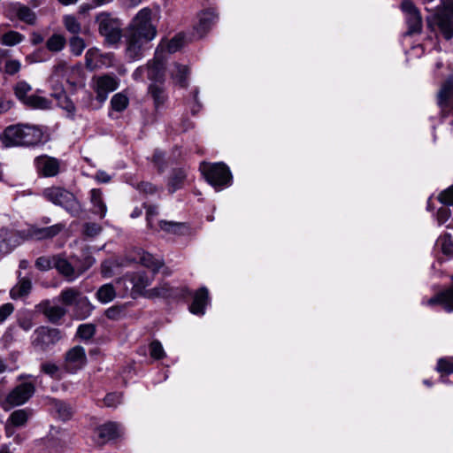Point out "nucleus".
I'll return each instance as SVG.
<instances>
[{
    "label": "nucleus",
    "mask_w": 453,
    "mask_h": 453,
    "mask_svg": "<svg viewBox=\"0 0 453 453\" xmlns=\"http://www.w3.org/2000/svg\"><path fill=\"white\" fill-rule=\"evenodd\" d=\"M100 57L97 49L92 48L87 50L85 55L86 67L94 70L98 67V58Z\"/></svg>",
    "instance_id": "nucleus-44"
},
{
    "label": "nucleus",
    "mask_w": 453,
    "mask_h": 453,
    "mask_svg": "<svg viewBox=\"0 0 453 453\" xmlns=\"http://www.w3.org/2000/svg\"><path fill=\"white\" fill-rule=\"evenodd\" d=\"M53 263L54 268H56L59 273L66 277L68 280H73L76 278L73 266L64 256H53Z\"/></svg>",
    "instance_id": "nucleus-25"
},
{
    "label": "nucleus",
    "mask_w": 453,
    "mask_h": 453,
    "mask_svg": "<svg viewBox=\"0 0 453 453\" xmlns=\"http://www.w3.org/2000/svg\"><path fill=\"white\" fill-rule=\"evenodd\" d=\"M24 39V35L17 31H9L4 34L0 42L6 46H15L20 43Z\"/></svg>",
    "instance_id": "nucleus-42"
},
{
    "label": "nucleus",
    "mask_w": 453,
    "mask_h": 453,
    "mask_svg": "<svg viewBox=\"0 0 453 453\" xmlns=\"http://www.w3.org/2000/svg\"><path fill=\"white\" fill-rule=\"evenodd\" d=\"M120 435L119 426L114 422H107L99 426L95 430V441L103 445Z\"/></svg>",
    "instance_id": "nucleus-18"
},
{
    "label": "nucleus",
    "mask_w": 453,
    "mask_h": 453,
    "mask_svg": "<svg viewBox=\"0 0 453 453\" xmlns=\"http://www.w3.org/2000/svg\"><path fill=\"white\" fill-rule=\"evenodd\" d=\"M21 67V64L19 60L10 59L4 64V72L10 75L17 73Z\"/></svg>",
    "instance_id": "nucleus-50"
},
{
    "label": "nucleus",
    "mask_w": 453,
    "mask_h": 453,
    "mask_svg": "<svg viewBox=\"0 0 453 453\" xmlns=\"http://www.w3.org/2000/svg\"><path fill=\"white\" fill-rule=\"evenodd\" d=\"M181 294L179 293L177 288L170 287L167 282L160 283L158 286L149 289L148 293H146V297L148 298H177L179 296H184L185 293H189L188 288H183L181 290Z\"/></svg>",
    "instance_id": "nucleus-19"
},
{
    "label": "nucleus",
    "mask_w": 453,
    "mask_h": 453,
    "mask_svg": "<svg viewBox=\"0 0 453 453\" xmlns=\"http://www.w3.org/2000/svg\"><path fill=\"white\" fill-rule=\"evenodd\" d=\"M158 224L161 230L173 234H181L186 228L185 224L175 221L160 220Z\"/></svg>",
    "instance_id": "nucleus-40"
},
{
    "label": "nucleus",
    "mask_w": 453,
    "mask_h": 453,
    "mask_svg": "<svg viewBox=\"0 0 453 453\" xmlns=\"http://www.w3.org/2000/svg\"><path fill=\"white\" fill-rule=\"evenodd\" d=\"M450 216V211L447 207H441L438 210L437 212V220L439 224L445 223Z\"/></svg>",
    "instance_id": "nucleus-58"
},
{
    "label": "nucleus",
    "mask_w": 453,
    "mask_h": 453,
    "mask_svg": "<svg viewBox=\"0 0 453 453\" xmlns=\"http://www.w3.org/2000/svg\"><path fill=\"white\" fill-rule=\"evenodd\" d=\"M137 189L145 194H154L157 192V188L150 182L142 181L138 183Z\"/></svg>",
    "instance_id": "nucleus-55"
},
{
    "label": "nucleus",
    "mask_w": 453,
    "mask_h": 453,
    "mask_svg": "<svg viewBox=\"0 0 453 453\" xmlns=\"http://www.w3.org/2000/svg\"><path fill=\"white\" fill-rule=\"evenodd\" d=\"M149 93L150 94L156 110H159L164 106L165 103L167 100V96L163 88L157 84H151L149 87Z\"/></svg>",
    "instance_id": "nucleus-32"
},
{
    "label": "nucleus",
    "mask_w": 453,
    "mask_h": 453,
    "mask_svg": "<svg viewBox=\"0 0 453 453\" xmlns=\"http://www.w3.org/2000/svg\"><path fill=\"white\" fill-rule=\"evenodd\" d=\"M165 62L164 44L159 43L156 49L154 58L149 61L145 66L148 79L155 81H162L165 75Z\"/></svg>",
    "instance_id": "nucleus-11"
},
{
    "label": "nucleus",
    "mask_w": 453,
    "mask_h": 453,
    "mask_svg": "<svg viewBox=\"0 0 453 453\" xmlns=\"http://www.w3.org/2000/svg\"><path fill=\"white\" fill-rule=\"evenodd\" d=\"M96 180L101 183H107L111 180V176L104 171L96 173Z\"/></svg>",
    "instance_id": "nucleus-63"
},
{
    "label": "nucleus",
    "mask_w": 453,
    "mask_h": 453,
    "mask_svg": "<svg viewBox=\"0 0 453 453\" xmlns=\"http://www.w3.org/2000/svg\"><path fill=\"white\" fill-rule=\"evenodd\" d=\"M187 178V172L183 168L173 169L168 180V189L170 193H174L181 188Z\"/></svg>",
    "instance_id": "nucleus-28"
},
{
    "label": "nucleus",
    "mask_w": 453,
    "mask_h": 453,
    "mask_svg": "<svg viewBox=\"0 0 453 453\" xmlns=\"http://www.w3.org/2000/svg\"><path fill=\"white\" fill-rule=\"evenodd\" d=\"M11 12L18 19L28 25H35L36 21L35 13L27 5L16 3L12 6Z\"/></svg>",
    "instance_id": "nucleus-24"
},
{
    "label": "nucleus",
    "mask_w": 453,
    "mask_h": 453,
    "mask_svg": "<svg viewBox=\"0 0 453 453\" xmlns=\"http://www.w3.org/2000/svg\"><path fill=\"white\" fill-rule=\"evenodd\" d=\"M43 313L50 322L56 323L65 316L66 311L58 305H47L43 310Z\"/></svg>",
    "instance_id": "nucleus-37"
},
{
    "label": "nucleus",
    "mask_w": 453,
    "mask_h": 453,
    "mask_svg": "<svg viewBox=\"0 0 453 453\" xmlns=\"http://www.w3.org/2000/svg\"><path fill=\"white\" fill-rule=\"evenodd\" d=\"M136 259H138L141 265L150 269V273L153 274H156L164 265L162 259L156 258L153 255H151L149 252H146L143 250H137Z\"/></svg>",
    "instance_id": "nucleus-23"
},
{
    "label": "nucleus",
    "mask_w": 453,
    "mask_h": 453,
    "mask_svg": "<svg viewBox=\"0 0 453 453\" xmlns=\"http://www.w3.org/2000/svg\"><path fill=\"white\" fill-rule=\"evenodd\" d=\"M150 354L155 359H161L165 357V350L159 341H153L150 344Z\"/></svg>",
    "instance_id": "nucleus-48"
},
{
    "label": "nucleus",
    "mask_w": 453,
    "mask_h": 453,
    "mask_svg": "<svg viewBox=\"0 0 453 453\" xmlns=\"http://www.w3.org/2000/svg\"><path fill=\"white\" fill-rule=\"evenodd\" d=\"M50 404L52 410L58 414V418L65 421L72 417L73 410L66 403L58 399H51Z\"/></svg>",
    "instance_id": "nucleus-30"
},
{
    "label": "nucleus",
    "mask_w": 453,
    "mask_h": 453,
    "mask_svg": "<svg viewBox=\"0 0 453 453\" xmlns=\"http://www.w3.org/2000/svg\"><path fill=\"white\" fill-rule=\"evenodd\" d=\"M200 171L209 184L216 189H221L231 184L232 174L224 163H201Z\"/></svg>",
    "instance_id": "nucleus-3"
},
{
    "label": "nucleus",
    "mask_w": 453,
    "mask_h": 453,
    "mask_svg": "<svg viewBox=\"0 0 453 453\" xmlns=\"http://www.w3.org/2000/svg\"><path fill=\"white\" fill-rule=\"evenodd\" d=\"M129 104L128 97L122 92L115 94L111 99V111L109 112V117L111 119H117L118 116L114 115V112L124 111Z\"/></svg>",
    "instance_id": "nucleus-29"
},
{
    "label": "nucleus",
    "mask_w": 453,
    "mask_h": 453,
    "mask_svg": "<svg viewBox=\"0 0 453 453\" xmlns=\"http://www.w3.org/2000/svg\"><path fill=\"white\" fill-rule=\"evenodd\" d=\"M66 43L65 38L59 34L52 35L46 42V47L50 51L58 52L61 51Z\"/></svg>",
    "instance_id": "nucleus-35"
},
{
    "label": "nucleus",
    "mask_w": 453,
    "mask_h": 453,
    "mask_svg": "<svg viewBox=\"0 0 453 453\" xmlns=\"http://www.w3.org/2000/svg\"><path fill=\"white\" fill-rule=\"evenodd\" d=\"M119 87V80L111 75L99 76L95 81V90L96 98L100 102H104L110 92L116 90Z\"/></svg>",
    "instance_id": "nucleus-16"
},
{
    "label": "nucleus",
    "mask_w": 453,
    "mask_h": 453,
    "mask_svg": "<svg viewBox=\"0 0 453 453\" xmlns=\"http://www.w3.org/2000/svg\"><path fill=\"white\" fill-rule=\"evenodd\" d=\"M96 333V327L93 324L80 325L77 330V334L83 340L91 339Z\"/></svg>",
    "instance_id": "nucleus-46"
},
{
    "label": "nucleus",
    "mask_w": 453,
    "mask_h": 453,
    "mask_svg": "<svg viewBox=\"0 0 453 453\" xmlns=\"http://www.w3.org/2000/svg\"><path fill=\"white\" fill-rule=\"evenodd\" d=\"M438 31L446 39L453 37V0H442L434 17Z\"/></svg>",
    "instance_id": "nucleus-7"
},
{
    "label": "nucleus",
    "mask_w": 453,
    "mask_h": 453,
    "mask_svg": "<svg viewBox=\"0 0 453 453\" xmlns=\"http://www.w3.org/2000/svg\"><path fill=\"white\" fill-rule=\"evenodd\" d=\"M155 274L145 272L126 273L124 279L132 284V294L146 296V289L154 280Z\"/></svg>",
    "instance_id": "nucleus-14"
},
{
    "label": "nucleus",
    "mask_w": 453,
    "mask_h": 453,
    "mask_svg": "<svg viewBox=\"0 0 453 453\" xmlns=\"http://www.w3.org/2000/svg\"><path fill=\"white\" fill-rule=\"evenodd\" d=\"M43 197L57 206L62 207L72 217L78 218L82 207L76 196L62 187H50L42 191Z\"/></svg>",
    "instance_id": "nucleus-2"
},
{
    "label": "nucleus",
    "mask_w": 453,
    "mask_h": 453,
    "mask_svg": "<svg viewBox=\"0 0 453 453\" xmlns=\"http://www.w3.org/2000/svg\"><path fill=\"white\" fill-rule=\"evenodd\" d=\"M439 200L444 204L453 205V185L439 195Z\"/></svg>",
    "instance_id": "nucleus-53"
},
{
    "label": "nucleus",
    "mask_w": 453,
    "mask_h": 453,
    "mask_svg": "<svg viewBox=\"0 0 453 453\" xmlns=\"http://www.w3.org/2000/svg\"><path fill=\"white\" fill-rule=\"evenodd\" d=\"M87 361L85 349L81 346L72 348L65 356V369L72 373L81 369Z\"/></svg>",
    "instance_id": "nucleus-17"
},
{
    "label": "nucleus",
    "mask_w": 453,
    "mask_h": 453,
    "mask_svg": "<svg viewBox=\"0 0 453 453\" xmlns=\"http://www.w3.org/2000/svg\"><path fill=\"white\" fill-rule=\"evenodd\" d=\"M100 35L109 44L118 43L122 36V23L108 12H101L96 17Z\"/></svg>",
    "instance_id": "nucleus-4"
},
{
    "label": "nucleus",
    "mask_w": 453,
    "mask_h": 453,
    "mask_svg": "<svg viewBox=\"0 0 453 453\" xmlns=\"http://www.w3.org/2000/svg\"><path fill=\"white\" fill-rule=\"evenodd\" d=\"M69 45L71 52L75 56H81L86 47L84 40L78 35L70 39Z\"/></svg>",
    "instance_id": "nucleus-45"
},
{
    "label": "nucleus",
    "mask_w": 453,
    "mask_h": 453,
    "mask_svg": "<svg viewBox=\"0 0 453 453\" xmlns=\"http://www.w3.org/2000/svg\"><path fill=\"white\" fill-rule=\"evenodd\" d=\"M209 302V291L207 288L202 287L196 290L193 296V302L189 306L191 313L203 316L205 313V306Z\"/></svg>",
    "instance_id": "nucleus-20"
},
{
    "label": "nucleus",
    "mask_w": 453,
    "mask_h": 453,
    "mask_svg": "<svg viewBox=\"0 0 453 453\" xmlns=\"http://www.w3.org/2000/svg\"><path fill=\"white\" fill-rule=\"evenodd\" d=\"M60 338L61 332L58 329L42 326L33 333L31 342L35 349L46 351L56 344Z\"/></svg>",
    "instance_id": "nucleus-9"
},
{
    "label": "nucleus",
    "mask_w": 453,
    "mask_h": 453,
    "mask_svg": "<svg viewBox=\"0 0 453 453\" xmlns=\"http://www.w3.org/2000/svg\"><path fill=\"white\" fill-rule=\"evenodd\" d=\"M41 369L44 373H46L51 377H54L57 374V372H58V367L55 364H52V363L42 364L41 366Z\"/></svg>",
    "instance_id": "nucleus-57"
},
{
    "label": "nucleus",
    "mask_w": 453,
    "mask_h": 453,
    "mask_svg": "<svg viewBox=\"0 0 453 453\" xmlns=\"http://www.w3.org/2000/svg\"><path fill=\"white\" fill-rule=\"evenodd\" d=\"M97 300L102 303H108L116 297L114 287L110 284H104L96 293Z\"/></svg>",
    "instance_id": "nucleus-33"
},
{
    "label": "nucleus",
    "mask_w": 453,
    "mask_h": 453,
    "mask_svg": "<svg viewBox=\"0 0 453 453\" xmlns=\"http://www.w3.org/2000/svg\"><path fill=\"white\" fill-rule=\"evenodd\" d=\"M35 266L42 271H47L51 268H54L53 256L38 257L35 261Z\"/></svg>",
    "instance_id": "nucleus-49"
},
{
    "label": "nucleus",
    "mask_w": 453,
    "mask_h": 453,
    "mask_svg": "<svg viewBox=\"0 0 453 453\" xmlns=\"http://www.w3.org/2000/svg\"><path fill=\"white\" fill-rule=\"evenodd\" d=\"M101 230L102 227L96 223H86L84 225V234L89 237L97 235Z\"/></svg>",
    "instance_id": "nucleus-51"
},
{
    "label": "nucleus",
    "mask_w": 453,
    "mask_h": 453,
    "mask_svg": "<svg viewBox=\"0 0 453 453\" xmlns=\"http://www.w3.org/2000/svg\"><path fill=\"white\" fill-rule=\"evenodd\" d=\"M152 12L150 8H142L132 19L127 31L153 40L157 36V27L152 24Z\"/></svg>",
    "instance_id": "nucleus-5"
},
{
    "label": "nucleus",
    "mask_w": 453,
    "mask_h": 453,
    "mask_svg": "<svg viewBox=\"0 0 453 453\" xmlns=\"http://www.w3.org/2000/svg\"><path fill=\"white\" fill-rule=\"evenodd\" d=\"M104 404L108 407H115L121 402V395L118 393H111L105 395L104 399Z\"/></svg>",
    "instance_id": "nucleus-52"
},
{
    "label": "nucleus",
    "mask_w": 453,
    "mask_h": 453,
    "mask_svg": "<svg viewBox=\"0 0 453 453\" xmlns=\"http://www.w3.org/2000/svg\"><path fill=\"white\" fill-rule=\"evenodd\" d=\"M157 214V206L150 205L147 208L146 217H147V221H148V225L150 226V227H152V226H151V217H154Z\"/></svg>",
    "instance_id": "nucleus-62"
},
{
    "label": "nucleus",
    "mask_w": 453,
    "mask_h": 453,
    "mask_svg": "<svg viewBox=\"0 0 453 453\" xmlns=\"http://www.w3.org/2000/svg\"><path fill=\"white\" fill-rule=\"evenodd\" d=\"M165 154L160 150H155L152 160L155 165L158 167L159 171H163V160Z\"/></svg>",
    "instance_id": "nucleus-59"
},
{
    "label": "nucleus",
    "mask_w": 453,
    "mask_h": 453,
    "mask_svg": "<svg viewBox=\"0 0 453 453\" xmlns=\"http://www.w3.org/2000/svg\"><path fill=\"white\" fill-rule=\"evenodd\" d=\"M58 301L65 305H80L84 308L85 311L83 317H87L91 312L93 306L90 304L88 299L81 296V291L73 288H67L61 291Z\"/></svg>",
    "instance_id": "nucleus-12"
},
{
    "label": "nucleus",
    "mask_w": 453,
    "mask_h": 453,
    "mask_svg": "<svg viewBox=\"0 0 453 453\" xmlns=\"http://www.w3.org/2000/svg\"><path fill=\"white\" fill-rule=\"evenodd\" d=\"M24 105L35 110H47L50 108L51 102L46 97L30 95L23 103Z\"/></svg>",
    "instance_id": "nucleus-31"
},
{
    "label": "nucleus",
    "mask_w": 453,
    "mask_h": 453,
    "mask_svg": "<svg viewBox=\"0 0 453 453\" xmlns=\"http://www.w3.org/2000/svg\"><path fill=\"white\" fill-rule=\"evenodd\" d=\"M122 310L119 307L112 306L105 311V316L113 320H117L121 316Z\"/></svg>",
    "instance_id": "nucleus-56"
},
{
    "label": "nucleus",
    "mask_w": 453,
    "mask_h": 453,
    "mask_svg": "<svg viewBox=\"0 0 453 453\" xmlns=\"http://www.w3.org/2000/svg\"><path fill=\"white\" fill-rule=\"evenodd\" d=\"M150 42H151V40L127 31L126 35L127 57L133 61L142 58L144 51L147 50V44Z\"/></svg>",
    "instance_id": "nucleus-10"
},
{
    "label": "nucleus",
    "mask_w": 453,
    "mask_h": 453,
    "mask_svg": "<svg viewBox=\"0 0 453 453\" xmlns=\"http://www.w3.org/2000/svg\"><path fill=\"white\" fill-rule=\"evenodd\" d=\"M20 242L18 231H10L7 228L0 229V255L8 253Z\"/></svg>",
    "instance_id": "nucleus-21"
},
{
    "label": "nucleus",
    "mask_w": 453,
    "mask_h": 453,
    "mask_svg": "<svg viewBox=\"0 0 453 453\" xmlns=\"http://www.w3.org/2000/svg\"><path fill=\"white\" fill-rule=\"evenodd\" d=\"M164 44V55L165 52L174 53L178 51L184 44V36L181 34L176 35L168 42H161Z\"/></svg>",
    "instance_id": "nucleus-39"
},
{
    "label": "nucleus",
    "mask_w": 453,
    "mask_h": 453,
    "mask_svg": "<svg viewBox=\"0 0 453 453\" xmlns=\"http://www.w3.org/2000/svg\"><path fill=\"white\" fill-rule=\"evenodd\" d=\"M13 106V103L10 100L0 98V114L7 112Z\"/></svg>",
    "instance_id": "nucleus-61"
},
{
    "label": "nucleus",
    "mask_w": 453,
    "mask_h": 453,
    "mask_svg": "<svg viewBox=\"0 0 453 453\" xmlns=\"http://www.w3.org/2000/svg\"><path fill=\"white\" fill-rule=\"evenodd\" d=\"M453 92V81L447 80L441 86L438 93V104L440 106L448 104V101Z\"/></svg>",
    "instance_id": "nucleus-38"
},
{
    "label": "nucleus",
    "mask_w": 453,
    "mask_h": 453,
    "mask_svg": "<svg viewBox=\"0 0 453 453\" xmlns=\"http://www.w3.org/2000/svg\"><path fill=\"white\" fill-rule=\"evenodd\" d=\"M35 386L32 382H21L17 385L5 397L2 407L8 411L15 406L26 403L35 394Z\"/></svg>",
    "instance_id": "nucleus-8"
},
{
    "label": "nucleus",
    "mask_w": 453,
    "mask_h": 453,
    "mask_svg": "<svg viewBox=\"0 0 453 453\" xmlns=\"http://www.w3.org/2000/svg\"><path fill=\"white\" fill-rule=\"evenodd\" d=\"M14 94L16 97L23 104L24 101L30 96L32 87L25 81H19L15 84Z\"/></svg>",
    "instance_id": "nucleus-41"
},
{
    "label": "nucleus",
    "mask_w": 453,
    "mask_h": 453,
    "mask_svg": "<svg viewBox=\"0 0 453 453\" xmlns=\"http://www.w3.org/2000/svg\"><path fill=\"white\" fill-rule=\"evenodd\" d=\"M63 24L65 29L73 35H78L81 33V24L74 15L67 14L63 17Z\"/></svg>",
    "instance_id": "nucleus-36"
},
{
    "label": "nucleus",
    "mask_w": 453,
    "mask_h": 453,
    "mask_svg": "<svg viewBox=\"0 0 453 453\" xmlns=\"http://www.w3.org/2000/svg\"><path fill=\"white\" fill-rule=\"evenodd\" d=\"M401 8L407 14L408 34L419 33L422 28V18L419 11L410 0H403Z\"/></svg>",
    "instance_id": "nucleus-15"
},
{
    "label": "nucleus",
    "mask_w": 453,
    "mask_h": 453,
    "mask_svg": "<svg viewBox=\"0 0 453 453\" xmlns=\"http://www.w3.org/2000/svg\"><path fill=\"white\" fill-rule=\"evenodd\" d=\"M14 307L12 303H4L0 306V323H3L12 312Z\"/></svg>",
    "instance_id": "nucleus-54"
},
{
    "label": "nucleus",
    "mask_w": 453,
    "mask_h": 453,
    "mask_svg": "<svg viewBox=\"0 0 453 453\" xmlns=\"http://www.w3.org/2000/svg\"><path fill=\"white\" fill-rule=\"evenodd\" d=\"M32 289V282L28 278H20L18 283L11 289L10 296L17 300L28 296Z\"/></svg>",
    "instance_id": "nucleus-27"
},
{
    "label": "nucleus",
    "mask_w": 453,
    "mask_h": 453,
    "mask_svg": "<svg viewBox=\"0 0 453 453\" xmlns=\"http://www.w3.org/2000/svg\"><path fill=\"white\" fill-rule=\"evenodd\" d=\"M146 73V68L144 65L139 66L135 69V71L133 73V78L135 81H139L142 78L143 74Z\"/></svg>",
    "instance_id": "nucleus-64"
},
{
    "label": "nucleus",
    "mask_w": 453,
    "mask_h": 453,
    "mask_svg": "<svg viewBox=\"0 0 453 453\" xmlns=\"http://www.w3.org/2000/svg\"><path fill=\"white\" fill-rule=\"evenodd\" d=\"M19 326L27 332L34 326V323L30 318H22L18 320Z\"/></svg>",
    "instance_id": "nucleus-60"
},
{
    "label": "nucleus",
    "mask_w": 453,
    "mask_h": 453,
    "mask_svg": "<svg viewBox=\"0 0 453 453\" xmlns=\"http://www.w3.org/2000/svg\"><path fill=\"white\" fill-rule=\"evenodd\" d=\"M199 22L196 26V30L199 36H203L217 19V15L212 11H205L199 14Z\"/></svg>",
    "instance_id": "nucleus-26"
},
{
    "label": "nucleus",
    "mask_w": 453,
    "mask_h": 453,
    "mask_svg": "<svg viewBox=\"0 0 453 453\" xmlns=\"http://www.w3.org/2000/svg\"><path fill=\"white\" fill-rule=\"evenodd\" d=\"M188 73H189L188 67L187 65H180V64H175L174 69L172 71L173 78L174 80H176L178 84L182 88H185L188 85L187 77H188Z\"/></svg>",
    "instance_id": "nucleus-34"
},
{
    "label": "nucleus",
    "mask_w": 453,
    "mask_h": 453,
    "mask_svg": "<svg viewBox=\"0 0 453 453\" xmlns=\"http://www.w3.org/2000/svg\"><path fill=\"white\" fill-rule=\"evenodd\" d=\"M65 227L64 223H57L55 225L40 227L36 225H30L27 228L18 231L19 238L24 241H44L56 237Z\"/></svg>",
    "instance_id": "nucleus-6"
},
{
    "label": "nucleus",
    "mask_w": 453,
    "mask_h": 453,
    "mask_svg": "<svg viewBox=\"0 0 453 453\" xmlns=\"http://www.w3.org/2000/svg\"><path fill=\"white\" fill-rule=\"evenodd\" d=\"M89 200L92 205L91 212L97 215L100 219H104L107 213V206L104 201L101 189L92 188Z\"/></svg>",
    "instance_id": "nucleus-22"
},
{
    "label": "nucleus",
    "mask_w": 453,
    "mask_h": 453,
    "mask_svg": "<svg viewBox=\"0 0 453 453\" xmlns=\"http://www.w3.org/2000/svg\"><path fill=\"white\" fill-rule=\"evenodd\" d=\"M34 165L40 176L50 178L57 176L60 172V160L48 155H41L35 158Z\"/></svg>",
    "instance_id": "nucleus-13"
},
{
    "label": "nucleus",
    "mask_w": 453,
    "mask_h": 453,
    "mask_svg": "<svg viewBox=\"0 0 453 453\" xmlns=\"http://www.w3.org/2000/svg\"><path fill=\"white\" fill-rule=\"evenodd\" d=\"M42 132L36 127L27 124H16L5 127L0 135L4 147L34 146L42 142Z\"/></svg>",
    "instance_id": "nucleus-1"
},
{
    "label": "nucleus",
    "mask_w": 453,
    "mask_h": 453,
    "mask_svg": "<svg viewBox=\"0 0 453 453\" xmlns=\"http://www.w3.org/2000/svg\"><path fill=\"white\" fill-rule=\"evenodd\" d=\"M436 370L441 374L453 373V361L449 358H440L437 362Z\"/></svg>",
    "instance_id": "nucleus-47"
},
{
    "label": "nucleus",
    "mask_w": 453,
    "mask_h": 453,
    "mask_svg": "<svg viewBox=\"0 0 453 453\" xmlns=\"http://www.w3.org/2000/svg\"><path fill=\"white\" fill-rule=\"evenodd\" d=\"M28 419V413L26 410L20 409L14 411L9 417L8 421L14 426H24Z\"/></svg>",
    "instance_id": "nucleus-43"
}]
</instances>
